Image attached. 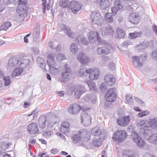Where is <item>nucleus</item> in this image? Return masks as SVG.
Returning a JSON list of instances; mask_svg holds the SVG:
<instances>
[{
  "label": "nucleus",
  "instance_id": "obj_1",
  "mask_svg": "<svg viewBox=\"0 0 157 157\" xmlns=\"http://www.w3.org/2000/svg\"><path fill=\"white\" fill-rule=\"evenodd\" d=\"M131 137L133 141L136 144L138 147L143 149H149L148 146L145 144V141L139 136L137 132L134 131H132L131 133Z\"/></svg>",
  "mask_w": 157,
  "mask_h": 157
},
{
  "label": "nucleus",
  "instance_id": "obj_2",
  "mask_svg": "<svg viewBox=\"0 0 157 157\" xmlns=\"http://www.w3.org/2000/svg\"><path fill=\"white\" fill-rule=\"evenodd\" d=\"M55 56V54L54 53L49 54L47 56V63L51 72L53 74L56 75L58 73L59 70L58 68L55 67L54 66L56 63Z\"/></svg>",
  "mask_w": 157,
  "mask_h": 157
},
{
  "label": "nucleus",
  "instance_id": "obj_3",
  "mask_svg": "<svg viewBox=\"0 0 157 157\" xmlns=\"http://www.w3.org/2000/svg\"><path fill=\"white\" fill-rule=\"evenodd\" d=\"M48 121V125L49 127H52L54 124V122L52 121L51 117L47 115H42L39 117L38 124L40 128H44L46 126V122Z\"/></svg>",
  "mask_w": 157,
  "mask_h": 157
},
{
  "label": "nucleus",
  "instance_id": "obj_4",
  "mask_svg": "<svg viewBox=\"0 0 157 157\" xmlns=\"http://www.w3.org/2000/svg\"><path fill=\"white\" fill-rule=\"evenodd\" d=\"M140 131L142 136L148 140L150 143L154 144H157V133H153L150 136V131L148 130Z\"/></svg>",
  "mask_w": 157,
  "mask_h": 157
},
{
  "label": "nucleus",
  "instance_id": "obj_5",
  "mask_svg": "<svg viewBox=\"0 0 157 157\" xmlns=\"http://www.w3.org/2000/svg\"><path fill=\"white\" fill-rule=\"evenodd\" d=\"M127 136V134L125 131L120 130L113 134L112 139L114 141L121 143L126 139Z\"/></svg>",
  "mask_w": 157,
  "mask_h": 157
},
{
  "label": "nucleus",
  "instance_id": "obj_6",
  "mask_svg": "<svg viewBox=\"0 0 157 157\" xmlns=\"http://www.w3.org/2000/svg\"><path fill=\"white\" fill-rule=\"evenodd\" d=\"M90 17L93 24H96L98 26L102 25L103 18L98 11L92 12L91 14Z\"/></svg>",
  "mask_w": 157,
  "mask_h": 157
},
{
  "label": "nucleus",
  "instance_id": "obj_7",
  "mask_svg": "<svg viewBox=\"0 0 157 157\" xmlns=\"http://www.w3.org/2000/svg\"><path fill=\"white\" fill-rule=\"evenodd\" d=\"M147 58V56L145 55L139 57L135 56L132 57V61L135 67L139 68L143 66V62L146 60Z\"/></svg>",
  "mask_w": 157,
  "mask_h": 157
},
{
  "label": "nucleus",
  "instance_id": "obj_8",
  "mask_svg": "<svg viewBox=\"0 0 157 157\" xmlns=\"http://www.w3.org/2000/svg\"><path fill=\"white\" fill-rule=\"evenodd\" d=\"M115 93V89H110L105 94V98L106 100L109 102H112L115 101L116 99V95Z\"/></svg>",
  "mask_w": 157,
  "mask_h": 157
},
{
  "label": "nucleus",
  "instance_id": "obj_9",
  "mask_svg": "<svg viewBox=\"0 0 157 157\" xmlns=\"http://www.w3.org/2000/svg\"><path fill=\"white\" fill-rule=\"evenodd\" d=\"M86 90L84 86L79 85L77 86L74 89L73 91L75 98H79L81 95L84 93L86 92Z\"/></svg>",
  "mask_w": 157,
  "mask_h": 157
},
{
  "label": "nucleus",
  "instance_id": "obj_10",
  "mask_svg": "<svg viewBox=\"0 0 157 157\" xmlns=\"http://www.w3.org/2000/svg\"><path fill=\"white\" fill-rule=\"evenodd\" d=\"M70 70V67L67 64H65L63 66V71L61 73L63 81L69 78L71 73Z\"/></svg>",
  "mask_w": 157,
  "mask_h": 157
},
{
  "label": "nucleus",
  "instance_id": "obj_11",
  "mask_svg": "<svg viewBox=\"0 0 157 157\" xmlns=\"http://www.w3.org/2000/svg\"><path fill=\"white\" fill-rule=\"evenodd\" d=\"M111 48V45L107 43L102 47L98 48L97 52L98 54L99 55L102 54H108L110 53V50Z\"/></svg>",
  "mask_w": 157,
  "mask_h": 157
},
{
  "label": "nucleus",
  "instance_id": "obj_12",
  "mask_svg": "<svg viewBox=\"0 0 157 157\" xmlns=\"http://www.w3.org/2000/svg\"><path fill=\"white\" fill-rule=\"evenodd\" d=\"M86 71L87 74L89 75V78L91 80H96L99 78V72L98 70L89 68Z\"/></svg>",
  "mask_w": 157,
  "mask_h": 157
},
{
  "label": "nucleus",
  "instance_id": "obj_13",
  "mask_svg": "<svg viewBox=\"0 0 157 157\" xmlns=\"http://www.w3.org/2000/svg\"><path fill=\"white\" fill-rule=\"evenodd\" d=\"M57 29L59 31L64 30L65 33L71 38H74L75 36L74 33L71 32V29L65 24H58L57 26Z\"/></svg>",
  "mask_w": 157,
  "mask_h": 157
},
{
  "label": "nucleus",
  "instance_id": "obj_14",
  "mask_svg": "<svg viewBox=\"0 0 157 157\" xmlns=\"http://www.w3.org/2000/svg\"><path fill=\"white\" fill-rule=\"evenodd\" d=\"M82 7L81 4L77 2L72 1L71 2L70 8L71 9L72 12L73 13H77L79 10Z\"/></svg>",
  "mask_w": 157,
  "mask_h": 157
},
{
  "label": "nucleus",
  "instance_id": "obj_15",
  "mask_svg": "<svg viewBox=\"0 0 157 157\" xmlns=\"http://www.w3.org/2000/svg\"><path fill=\"white\" fill-rule=\"evenodd\" d=\"M81 109V107L79 105L74 104L69 105L68 111L71 114H75L78 113Z\"/></svg>",
  "mask_w": 157,
  "mask_h": 157
},
{
  "label": "nucleus",
  "instance_id": "obj_16",
  "mask_svg": "<svg viewBox=\"0 0 157 157\" xmlns=\"http://www.w3.org/2000/svg\"><path fill=\"white\" fill-rule=\"evenodd\" d=\"M130 120L129 116H125L117 119L118 124L121 126H124L128 125Z\"/></svg>",
  "mask_w": 157,
  "mask_h": 157
},
{
  "label": "nucleus",
  "instance_id": "obj_17",
  "mask_svg": "<svg viewBox=\"0 0 157 157\" xmlns=\"http://www.w3.org/2000/svg\"><path fill=\"white\" fill-rule=\"evenodd\" d=\"M78 60L83 64H86L90 61L88 57L82 52H80L78 55Z\"/></svg>",
  "mask_w": 157,
  "mask_h": 157
},
{
  "label": "nucleus",
  "instance_id": "obj_18",
  "mask_svg": "<svg viewBox=\"0 0 157 157\" xmlns=\"http://www.w3.org/2000/svg\"><path fill=\"white\" fill-rule=\"evenodd\" d=\"M148 120H141L137 122V125L138 127H141L139 130V132L140 135L142 136V135L140 133V131L141 129L143 130H148L147 129L148 128ZM143 130H142V131Z\"/></svg>",
  "mask_w": 157,
  "mask_h": 157
},
{
  "label": "nucleus",
  "instance_id": "obj_19",
  "mask_svg": "<svg viewBox=\"0 0 157 157\" xmlns=\"http://www.w3.org/2000/svg\"><path fill=\"white\" fill-rule=\"evenodd\" d=\"M27 129L29 132L31 134H36L38 132L37 125L35 123H32L29 124L27 127Z\"/></svg>",
  "mask_w": 157,
  "mask_h": 157
},
{
  "label": "nucleus",
  "instance_id": "obj_20",
  "mask_svg": "<svg viewBox=\"0 0 157 157\" xmlns=\"http://www.w3.org/2000/svg\"><path fill=\"white\" fill-rule=\"evenodd\" d=\"M19 60L15 57L10 58L8 61L7 65L8 69H11L15 67L19 63Z\"/></svg>",
  "mask_w": 157,
  "mask_h": 157
},
{
  "label": "nucleus",
  "instance_id": "obj_21",
  "mask_svg": "<svg viewBox=\"0 0 157 157\" xmlns=\"http://www.w3.org/2000/svg\"><path fill=\"white\" fill-rule=\"evenodd\" d=\"M101 31L102 35L103 36L108 35H112L114 32L112 26L110 25H106L105 28L101 29Z\"/></svg>",
  "mask_w": 157,
  "mask_h": 157
},
{
  "label": "nucleus",
  "instance_id": "obj_22",
  "mask_svg": "<svg viewBox=\"0 0 157 157\" xmlns=\"http://www.w3.org/2000/svg\"><path fill=\"white\" fill-rule=\"evenodd\" d=\"M26 0H19L17 10L20 11H26L27 6H26Z\"/></svg>",
  "mask_w": 157,
  "mask_h": 157
},
{
  "label": "nucleus",
  "instance_id": "obj_23",
  "mask_svg": "<svg viewBox=\"0 0 157 157\" xmlns=\"http://www.w3.org/2000/svg\"><path fill=\"white\" fill-rule=\"evenodd\" d=\"M104 80L107 85L112 86L114 84L115 79L112 75L108 74L105 77Z\"/></svg>",
  "mask_w": 157,
  "mask_h": 157
},
{
  "label": "nucleus",
  "instance_id": "obj_24",
  "mask_svg": "<svg viewBox=\"0 0 157 157\" xmlns=\"http://www.w3.org/2000/svg\"><path fill=\"white\" fill-rule=\"evenodd\" d=\"M128 20L133 24H137L140 21L139 16L135 13H131L129 15Z\"/></svg>",
  "mask_w": 157,
  "mask_h": 157
},
{
  "label": "nucleus",
  "instance_id": "obj_25",
  "mask_svg": "<svg viewBox=\"0 0 157 157\" xmlns=\"http://www.w3.org/2000/svg\"><path fill=\"white\" fill-rule=\"evenodd\" d=\"M70 124L67 121H63L61 124L60 128V131L63 133L68 132L69 131Z\"/></svg>",
  "mask_w": 157,
  "mask_h": 157
},
{
  "label": "nucleus",
  "instance_id": "obj_26",
  "mask_svg": "<svg viewBox=\"0 0 157 157\" xmlns=\"http://www.w3.org/2000/svg\"><path fill=\"white\" fill-rule=\"evenodd\" d=\"M79 133L81 137V138L84 140H87L90 138V133L85 129L81 130L79 131Z\"/></svg>",
  "mask_w": 157,
  "mask_h": 157
},
{
  "label": "nucleus",
  "instance_id": "obj_27",
  "mask_svg": "<svg viewBox=\"0 0 157 157\" xmlns=\"http://www.w3.org/2000/svg\"><path fill=\"white\" fill-rule=\"evenodd\" d=\"M148 123V128L152 129H157V118H154L149 119Z\"/></svg>",
  "mask_w": 157,
  "mask_h": 157
},
{
  "label": "nucleus",
  "instance_id": "obj_28",
  "mask_svg": "<svg viewBox=\"0 0 157 157\" xmlns=\"http://www.w3.org/2000/svg\"><path fill=\"white\" fill-rule=\"evenodd\" d=\"M83 99L86 102L93 103L96 100V96L93 94H86L84 96Z\"/></svg>",
  "mask_w": 157,
  "mask_h": 157
},
{
  "label": "nucleus",
  "instance_id": "obj_29",
  "mask_svg": "<svg viewBox=\"0 0 157 157\" xmlns=\"http://www.w3.org/2000/svg\"><path fill=\"white\" fill-rule=\"evenodd\" d=\"M30 63L29 59H24L21 60L20 61V64L19 65L20 68L24 69L28 67Z\"/></svg>",
  "mask_w": 157,
  "mask_h": 157
},
{
  "label": "nucleus",
  "instance_id": "obj_30",
  "mask_svg": "<svg viewBox=\"0 0 157 157\" xmlns=\"http://www.w3.org/2000/svg\"><path fill=\"white\" fill-rule=\"evenodd\" d=\"M93 31H91L89 32L88 38L89 41L92 43H94L95 40L96 36V33Z\"/></svg>",
  "mask_w": 157,
  "mask_h": 157
},
{
  "label": "nucleus",
  "instance_id": "obj_31",
  "mask_svg": "<svg viewBox=\"0 0 157 157\" xmlns=\"http://www.w3.org/2000/svg\"><path fill=\"white\" fill-rule=\"evenodd\" d=\"M109 0H101L100 6L102 9L105 10L109 6Z\"/></svg>",
  "mask_w": 157,
  "mask_h": 157
},
{
  "label": "nucleus",
  "instance_id": "obj_32",
  "mask_svg": "<svg viewBox=\"0 0 157 157\" xmlns=\"http://www.w3.org/2000/svg\"><path fill=\"white\" fill-rule=\"evenodd\" d=\"M23 69L21 68H16L12 72L11 74L12 77H15L20 75L23 71Z\"/></svg>",
  "mask_w": 157,
  "mask_h": 157
},
{
  "label": "nucleus",
  "instance_id": "obj_33",
  "mask_svg": "<svg viewBox=\"0 0 157 157\" xmlns=\"http://www.w3.org/2000/svg\"><path fill=\"white\" fill-rule=\"evenodd\" d=\"M86 83L88 85L90 90L92 91H95L96 90V88L95 83L92 81L86 80Z\"/></svg>",
  "mask_w": 157,
  "mask_h": 157
},
{
  "label": "nucleus",
  "instance_id": "obj_34",
  "mask_svg": "<svg viewBox=\"0 0 157 157\" xmlns=\"http://www.w3.org/2000/svg\"><path fill=\"white\" fill-rule=\"evenodd\" d=\"M70 2L69 0H60L59 5L62 8H70Z\"/></svg>",
  "mask_w": 157,
  "mask_h": 157
},
{
  "label": "nucleus",
  "instance_id": "obj_35",
  "mask_svg": "<svg viewBox=\"0 0 157 157\" xmlns=\"http://www.w3.org/2000/svg\"><path fill=\"white\" fill-rule=\"evenodd\" d=\"M11 25L10 22L8 21L5 22L0 27V30L6 31Z\"/></svg>",
  "mask_w": 157,
  "mask_h": 157
},
{
  "label": "nucleus",
  "instance_id": "obj_36",
  "mask_svg": "<svg viewBox=\"0 0 157 157\" xmlns=\"http://www.w3.org/2000/svg\"><path fill=\"white\" fill-rule=\"evenodd\" d=\"M102 140L100 137L98 138H94L93 140V144L95 146L99 147L102 144Z\"/></svg>",
  "mask_w": 157,
  "mask_h": 157
},
{
  "label": "nucleus",
  "instance_id": "obj_37",
  "mask_svg": "<svg viewBox=\"0 0 157 157\" xmlns=\"http://www.w3.org/2000/svg\"><path fill=\"white\" fill-rule=\"evenodd\" d=\"M91 132L92 134L95 136H98L101 134V130L98 127L93 128Z\"/></svg>",
  "mask_w": 157,
  "mask_h": 157
},
{
  "label": "nucleus",
  "instance_id": "obj_38",
  "mask_svg": "<svg viewBox=\"0 0 157 157\" xmlns=\"http://www.w3.org/2000/svg\"><path fill=\"white\" fill-rule=\"evenodd\" d=\"M72 142L74 143H77L81 139V137L78 132L76 134L73 135L72 136Z\"/></svg>",
  "mask_w": 157,
  "mask_h": 157
},
{
  "label": "nucleus",
  "instance_id": "obj_39",
  "mask_svg": "<svg viewBox=\"0 0 157 157\" xmlns=\"http://www.w3.org/2000/svg\"><path fill=\"white\" fill-rule=\"evenodd\" d=\"M76 40L79 42H81L83 44L87 45L88 44V42L87 40L83 37V36L81 35L77 37Z\"/></svg>",
  "mask_w": 157,
  "mask_h": 157
},
{
  "label": "nucleus",
  "instance_id": "obj_40",
  "mask_svg": "<svg viewBox=\"0 0 157 157\" xmlns=\"http://www.w3.org/2000/svg\"><path fill=\"white\" fill-rule=\"evenodd\" d=\"M104 18L106 21L111 23L113 21V17L111 13H107L105 16Z\"/></svg>",
  "mask_w": 157,
  "mask_h": 157
},
{
  "label": "nucleus",
  "instance_id": "obj_41",
  "mask_svg": "<svg viewBox=\"0 0 157 157\" xmlns=\"http://www.w3.org/2000/svg\"><path fill=\"white\" fill-rule=\"evenodd\" d=\"M122 157H135L132 152L127 150L123 151Z\"/></svg>",
  "mask_w": 157,
  "mask_h": 157
},
{
  "label": "nucleus",
  "instance_id": "obj_42",
  "mask_svg": "<svg viewBox=\"0 0 157 157\" xmlns=\"http://www.w3.org/2000/svg\"><path fill=\"white\" fill-rule=\"evenodd\" d=\"M70 51L73 54L76 53L78 50V48L76 45L74 43H73L71 44L70 48Z\"/></svg>",
  "mask_w": 157,
  "mask_h": 157
},
{
  "label": "nucleus",
  "instance_id": "obj_43",
  "mask_svg": "<svg viewBox=\"0 0 157 157\" xmlns=\"http://www.w3.org/2000/svg\"><path fill=\"white\" fill-rule=\"evenodd\" d=\"M91 117H87V118L81 121V123L84 126H87L91 124Z\"/></svg>",
  "mask_w": 157,
  "mask_h": 157
},
{
  "label": "nucleus",
  "instance_id": "obj_44",
  "mask_svg": "<svg viewBox=\"0 0 157 157\" xmlns=\"http://www.w3.org/2000/svg\"><path fill=\"white\" fill-rule=\"evenodd\" d=\"M117 37L118 38H122L124 35V33L123 30L120 28H118L117 30Z\"/></svg>",
  "mask_w": 157,
  "mask_h": 157
},
{
  "label": "nucleus",
  "instance_id": "obj_45",
  "mask_svg": "<svg viewBox=\"0 0 157 157\" xmlns=\"http://www.w3.org/2000/svg\"><path fill=\"white\" fill-rule=\"evenodd\" d=\"M37 60L40 67L42 69H45V64L43 59L40 57H38Z\"/></svg>",
  "mask_w": 157,
  "mask_h": 157
},
{
  "label": "nucleus",
  "instance_id": "obj_46",
  "mask_svg": "<svg viewBox=\"0 0 157 157\" xmlns=\"http://www.w3.org/2000/svg\"><path fill=\"white\" fill-rule=\"evenodd\" d=\"M86 68L84 66H81L80 70H79V75L80 76H82L87 74L86 71L88 70L86 69Z\"/></svg>",
  "mask_w": 157,
  "mask_h": 157
},
{
  "label": "nucleus",
  "instance_id": "obj_47",
  "mask_svg": "<svg viewBox=\"0 0 157 157\" xmlns=\"http://www.w3.org/2000/svg\"><path fill=\"white\" fill-rule=\"evenodd\" d=\"M141 33L139 32H135L132 33H129V36L130 39H136L140 36Z\"/></svg>",
  "mask_w": 157,
  "mask_h": 157
},
{
  "label": "nucleus",
  "instance_id": "obj_48",
  "mask_svg": "<svg viewBox=\"0 0 157 157\" xmlns=\"http://www.w3.org/2000/svg\"><path fill=\"white\" fill-rule=\"evenodd\" d=\"M3 80L4 81V85L5 86H9L11 83V80L9 76H5L3 78Z\"/></svg>",
  "mask_w": 157,
  "mask_h": 157
},
{
  "label": "nucleus",
  "instance_id": "obj_49",
  "mask_svg": "<svg viewBox=\"0 0 157 157\" xmlns=\"http://www.w3.org/2000/svg\"><path fill=\"white\" fill-rule=\"evenodd\" d=\"M65 56L63 53H59L57 55L56 58L58 61H61L65 59Z\"/></svg>",
  "mask_w": 157,
  "mask_h": 157
},
{
  "label": "nucleus",
  "instance_id": "obj_50",
  "mask_svg": "<svg viewBox=\"0 0 157 157\" xmlns=\"http://www.w3.org/2000/svg\"><path fill=\"white\" fill-rule=\"evenodd\" d=\"M114 4L119 10H121L123 7V6L121 4V1L120 0H116L114 2Z\"/></svg>",
  "mask_w": 157,
  "mask_h": 157
},
{
  "label": "nucleus",
  "instance_id": "obj_51",
  "mask_svg": "<svg viewBox=\"0 0 157 157\" xmlns=\"http://www.w3.org/2000/svg\"><path fill=\"white\" fill-rule=\"evenodd\" d=\"M150 113V112L147 110H145L143 111L142 112L140 113L137 114V116L140 117H143L148 115Z\"/></svg>",
  "mask_w": 157,
  "mask_h": 157
},
{
  "label": "nucleus",
  "instance_id": "obj_52",
  "mask_svg": "<svg viewBox=\"0 0 157 157\" xmlns=\"http://www.w3.org/2000/svg\"><path fill=\"white\" fill-rule=\"evenodd\" d=\"M10 144L6 143V142H2L1 144L2 149L4 151H5L6 149L9 146Z\"/></svg>",
  "mask_w": 157,
  "mask_h": 157
},
{
  "label": "nucleus",
  "instance_id": "obj_53",
  "mask_svg": "<svg viewBox=\"0 0 157 157\" xmlns=\"http://www.w3.org/2000/svg\"><path fill=\"white\" fill-rule=\"evenodd\" d=\"M52 133V132L50 131H44L42 132V135L45 137H50Z\"/></svg>",
  "mask_w": 157,
  "mask_h": 157
},
{
  "label": "nucleus",
  "instance_id": "obj_54",
  "mask_svg": "<svg viewBox=\"0 0 157 157\" xmlns=\"http://www.w3.org/2000/svg\"><path fill=\"white\" fill-rule=\"evenodd\" d=\"M126 98L128 103L132 104V103L133 99L132 96L129 95H127L126 96Z\"/></svg>",
  "mask_w": 157,
  "mask_h": 157
},
{
  "label": "nucleus",
  "instance_id": "obj_55",
  "mask_svg": "<svg viewBox=\"0 0 157 157\" xmlns=\"http://www.w3.org/2000/svg\"><path fill=\"white\" fill-rule=\"evenodd\" d=\"M87 117L90 116L85 111H83L81 114V121L85 119V118H87Z\"/></svg>",
  "mask_w": 157,
  "mask_h": 157
},
{
  "label": "nucleus",
  "instance_id": "obj_56",
  "mask_svg": "<svg viewBox=\"0 0 157 157\" xmlns=\"http://www.w3.org/2000/svg\"><path fill=\"white\" fill-rule=\"evenodd\" d=\"M48 45L52 49L55 50L56 46V42H49L48 43Z\"/></svg>",
  "mask_w": 157,
  "mask_h": 157
},
{
  "label": "nucleus",
  "instance_id": "obj_57",
  "mask_svg": "<svg viewBox=\"0 0 157 157\" xmlns=\"http://www.w3.org/2000/svg\"><path fill=\"white\" fill-rule=\"evenodd\" d=\"M151 56L154 59L157 61V49L155 50L152 52Z\"/></svg>",
  "mask_w": 157,
  "mask_h": 157
},
{
  "label": "nucleus",
  "instance_id": "obj_58",
  "mask_svg": "<svg viewBox=\"0 0 157 157\" xmlns=\"http://www.w3.org/2000/svg\"><path fill=\"white\" fill-rule=\"evenodd\" d=\"M100 88L102 92H104L105 91L106 88L105 84L102 83L100 86Z\"/></svg>",
  "mask_w": 157,
  "mask_h": 157
},
{
  "label": "nucleus",
  "instance_id": "obj_59",
  "mask_svg": "<svg viewBox=\"0 0 157 157\" xmlns=\"http://www.w3.org/2000/svg\"><path fill=\"white\" fill-rule=\"evenodd\" d=\"M39 52V50L38 48H33L32 49V53L33 54H38Z\"/></svg>",
  "mask_w": 157,
  "mask_h": 157
},
{
  "label": "nucleus",
  "instance_id": "obj_60",
  "mask_svg": "<svg viewBox=\"0 0 157 157\" xmlns=\"http://www.w3.org/2000/svg\"><path fill=\"white\" fill-rule=\"evenodd\" d=\"M108 67L109 69L113 70L115 68V65L114 63H110Z\"/></svg>",
  "mask_w": 157,
  "mask_h": 157
},
{
  "label": "nucleus",
  "instance_id": "obj_61",
  "mask_svg": "<svg viewBox=\"0 0 157 157\" xmlns=\"http://www.w3.org/2000/svg\"><path fill=\"white\" fill-rule=\"evenodd\" d=\"M131 42L129 40H127L124 41L121 44L122 46H124L130 45Z\"/></svg>",
  "mask_w": 157,
  "mask_h": 157
},
{
  "label": "nucleus",
  "instance_id": "obj_62",
  "mask_svg": "<svg viewBox=\"0 0 157 157\" xmlns=\"http://www.w3.org/2000/svg\"><path fill=\"white\" fill-rule=\"evenodd\" d=\"M135 100L140 104H142L143 105H144L145 103L143 102L141 99H139L137 98H135Z\"/></svg>",
  "mask_w": 157,
  "mask_h": 157
},
{
  "label": "nucleus",
  "instance_id": "obj_63",
  "mask_svg": "<svg viewBox=\"0 0 157 157\" xmlns=\"http://www.w3.org/2000/svg\"><path fill=\"white\" fill-rule=\"evenodd\" d=\"M111 11L113 15H115L117 11V8L115 7H113L111 8Z\"/></svg>",
  "mask_w": 157,
  "mask_h": 157
},
{
  "label": "nucleus",
  "instance_id": "obj_64",
  "mask_svg": "<svg viewBox=\"0 0 157 157\" xmlns=\"http://www.w3.org/2000/svg\"><path fill=\"white\" fill-rule=\"evenodd\" d=\"M152 29L154 31V32L155 33V35H157V26L156 25H154L152 26Z\"/></svg>",
  "mask_w": 157,
  "mask_h": 157
}]
</instances>
